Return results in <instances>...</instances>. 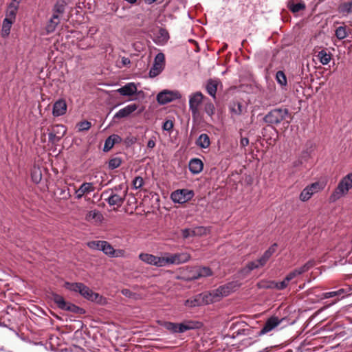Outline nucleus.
Segmentation results:
<instances>
[{
  "label": "nucleus",
  "instance_id": "obj_1",
  "mask_svg": "<svg viewBox=\"0 0 352 352\" xmlns=\"http://www.w3.org/2000/svg\"><path fill=\"white\" fill-rule=\"evenodd\" d=\"M127 192V188L124 187L123 184H120L104 191L103 195L109 194L108 197L105 198V201L109 206L120 207L126 199Z\"/></svg>",
  "mask_w": 352,
  "mask_h": 352
},
{
  "label": "nucleus",
  "instance_id": "obj_43",
  "mask_svg": "<svg viewBox=\"0 0 352 352\" xmlns=\"http://www.w3.org/2000/svg\"><path fill=\"white\" fill-rule=\"evenodd\" d=\"M288 7L289 10L294 13L298 12L305 8V6L303 3H291L289 4Z\"/></svg>",
  "mask_w": 352,
  "mask_h": 352
},
{
  "label": "nucleus",
  "instance_id": "obj_54",
  "mask_svg": "<svg viewBox=\"0 0 352 352\" xmlns=\"http://www.w3.org/2000/svg\"><path fill=\"white\" fill-rule=\"evenodd\" d=\"M173 127V123L172 121L170 120H166V122H164V124H163V129L164 131H170Z\"/></svg>",
  "mask_w": 352,
  "mask_h": 352
},
{
  "label": "nucleus",
  "instance_id": "obj_48",
  "mask_svg": "<svg viewBox=\"0 0 352 352\" xmlns=\"http://www.w3.org/2000/svg\"><path fill=\"white\" fill-rule=\"evenodd\" d=\"M91 126V124L89 121H82L77 124V127L79 131H88Z\"/></svg>",
  "mask_w": 352,
  "mask_h": 352
},
{
  "label": "nucleus",
  "instance_id": "obj_6",
  "mask_svg": "<svg viewBox=\"0 0 352 352\" xmlns=\"http://www.w3.org/2000/svg\"><path fill=\"white\" fill-rule=\"evenodd\" d=\"M194 195V191L192 190L178 189L170 194V199L174 203L183 204L191 200Z\"/></svg>",
  "mask_w": 352,
  "mask_h": 352
},
{
  "label": "nucleus",
  "instance_id": "obj_33",
  "mask_svg": "<svg viewBox=\"0 0 352 352\" xmlns=\"http://www.w3.org/2000/svg\"><path fill=\"white\" fill-rule=\"evenodd\" d=\"M289 283V282L288 280H286V278H285L284 280L280 282L272 281L267 287L278 290H283L288 286Z\"/></svg>",
  "mask_w": 352,
  "mask_h": 352
},
{
  "label": "nucleus",
  "instance_id": "obj_40",
  "mask_svg": "<svg viewBox=\"0 0 352 352\" xmlns=\"http://www.w3.org/2000/svg\"><path fill=\"white\" fill-rule=\"evenodd\" d=\"M197 275L195 276L196 278L200 277H206L212 275V271L209 267H203L197 270Z\"/></svg>",
  "mask_w": 352,
  "mask_h": 352
},
{
  "label": "nucleus",
  "instance_id": "obj_38",
  "mask_svg": "<svg viewBox=\"0 0 352 352\" xmlns=\"http://www.w3.org/2000/svg\"><path fill=\"white\" fill-rule=\"evenodd\" d=\"M310 157V151L308 149L302 151L300 158L298 161L294 162V166H298L302 164L304 162L307 161Z\"/></svg>",
  "mask_w": 352,
  "mask_h": 352
},
{
  "label": "nucleus",
  "instance_id": "obj_34",
  "mask_svg": "<svg viewBox=\"0 0 352 352\" xmlns=\"http://www.w3.org/2000/svg\"><path fill=\"white\" fill-rule=\"evenodd\" d=\"M102 244V245L100 247V250L102 251L106 255L112 257L115 250L113 246L106 241H103Z\"/></svg>",
  "mask_w": 352,
  "mask_h": 352
},
{
  "label": "nucleus",
  "instance_id": "obj_2",
  "mask_svg": "<svg viewBox=\"0 0 352 352\" xmlns=\"http://www.w3.org/2000/svg\"><path fill=\"white\" fill-rule=\"evenodd\" d=\"M351 189H352V173L346 175L340 180L337 187L330 195V201H336L346 196Z\"/></svg>",
  "mask_w": 352,
  "mask_h": 352
},
{
  "label": "nucleus",
  "instance_id": "obj_15",
  "mask_svg": "<svg viewBox=\"0 0 352 352\" xmlns=\"http://www.w3.org/2000/svg\"><path fill=\"white\" fill-rule=\"evenodd\" d=\"M239 287L237 282H230L217 288V293L221 298L228 296L231 292L235 291Z\"/></svg>",
  "mask_w": 352,
  "mask_h": 352
},
{
  "label": "nucleus",
  "instance_id": "obj_44",
  "mask_svg": "<svg viewBox=\"0 0 352 352\" xmlns=\"http://www.w3.org/2000/svg\"><path fill=\"white\" fill-rule=\"evenodd\" d=\"M53 131L55 133H58L57 140H60L66 132L65 127L62 124H57L54 126Z\"/></svg>",
  "mask_w": 352,
  "mask_h": 352
},
{
  "label": "nucleus",
  "instance_id": "obj_41",
  "mask_svg": "<svg viewBox=\"0 0 352 352\" xmlns=\"http://www.w3.org/2000/svg\"><path fill=\"white\" fill-rule=\"evenodd\" d=\"M276 79L278 84L281 86H286L287 81L285 73L283 71L277 72L276 74Z\"/></svg>",
  "mask_w": 352,
  "mask_h": 352
},
{
  "label": "nucleus",
  "instance_id": "obj_59",
  "mask_svg": "<svg viewBox=\"0 0 352 352\" xmlns=\"http://www.w3.org/2000/svg\"><path fill=\"white\" fill-rule=\"evenodd\" d=\"M57 137H58V135L54 131L52 133H50L49 135H48L49 140L52 142H57V141L60 140H57Z\"/></svg>",
  "mask_w": 352,
  "mask_h": 352
},
{
  "label": "nucleus",
  "instance_id": "obj_31",
  "mask_svg": "<svg viewBox=\"0 0 352 352\" xmlns=\"http://www.w3.org/2000/svg\"><path fill=\"white\" fill-rule=\"evenodd\" d=\"M317 58L321 64L326 65L330 62L331 59V54L330 53H327L323 50L318 53Z\"/></svg>",
  "mask_w": 352,
  "mask_h": 352
},
{
  "label": "nucleus",
  "instance_id": "obj_37",
  "mask_svg": "<svg viewBox=\"0 0 352 352\" xmlns=\"http://www.w3.org/2000/svg\"><path fill=\"white\" fill-rule=\"evenodd\" d=\"M276 246V244H274L264 252L263 255L261 257V261L263 262V263L266 264L267 261L269 260V258L271 257V256L275 252Z\"/></svg>",
  "mask_w": 352,
  "mask_h": 352
},
{
  "label": "nucleus",
  "instance_id": "obj_39",
  "mask_svg": "<svg viewBox=\"0 0 352 352\" xmlns=\"http://www.w3.org/2000/svg\"><path fill=\"white\" fill-rule=\"evenodd\" d=\"M230 110L235 115H240L242 113V105L238 102H232L230 104Z\"/></svg>",
  "mask_w": 352,
  "mask_h": 352
},
{
  "label": "nucleus",
  "instance_id": "obj_9",
  "mask_svg": "<svg viewBox=\"0 0 352 352\" xmlns=\"http://www.w3.org/2000/svg\"><path fill=\"white\" fill-rule=\"evenodd\" d=\"M166 266L168 265H179L188 261L190 256L187 252H182L174 254H166L164 256Z\"/></svg>",
  "mask_w": 352,
  "mask_h": 352
},
{
  "label": "nucleus",
  "instance_id": "obj_64",
  "mask_svg": "<svg viewBox=\"0 0 352 352\" xmlns=\"http://www.w3.org/2000/svg\"><path fill=\"white\" fill-rule=\"evenodd\" d=\"M261 261V258H258L256 261H254V263L258 265V268L261 267H263L265 265V263H263V262Z\"/></svg>",
  "mask_w": 352,
  "mask_h": 352
},
{
  "label": "nucleus",
  "instance_id": "obj_25",
  "mask_svg": "<svg viewBox=\"0 0 352 352\" xmlns=\"http://www.w3.org/2000/svg\"><path fill=\"white\" fill-rule=\"evenodd\" d=\"M59 23V16L57 14H53L52 18L50 19L45 27L47 34L54 32Z\"/></svg>",
  "mask_w": 352,
  "mask_h": 352
},
{
  "label": "nucleus",
  "instance_id": "obj_18",
  "mask_svg": "<svg viewBox=\"0 0 352 352\" xmlns=\"http://www.w3.org/2000/svg\"><path fill=\"white\" fill-rule=\"evenodd\" d=\"M67 103L64 99H59L53 105L52 114L54 117L64 115L67 111Z\"/></svg>",
  "mask_w": 352,
  "mask_h": 352
},
{
  "label": "nucleus",
  "instance_id": "obj_22",
  "mask_svg": "<svg viewBox=\"0 0 352 352\" xmlns=\"http://www.w3.org/2000/svg\"><path fill=\"white\" fill-rule=\"evenodd\" d=\"M85 219L91 223H99L102 221L103 215L99 210H90L87 213Z\"/></svg>",
  "mask_w": 352,
  "mask_h": 352
},
{
  "label": "nucleus",
  "instance_id": "obj_60",
  "mask_svg": "<svg viewBox=\"0 0 352 352\" xmlns=\"http://www.w3.org/2000/svg\"><path fill=\"white\" fill-rule=\"evenodd\" d=\"M247 268H248V271H251V270L257 269L258 265H256L254 261H252V262L248 263V264L247 265Z\"/></svg>",
  "mask_w": 352,
  "mask_h": 352
},
{
  "label": "nucleus",
  "instance_id": "obj_51",
  "mask_svg": "<svg viewBox=\"0 0 352 352\" xmlns=\"http://www.w3.org/2000/svg\"><path fill=\"white\" fill-rule=\"evenodd\" d=\"M144 185V179L142 177H136L133 181V186L134 188H140Z\"/></svg>",
  "mask_w": 352,
  "mask_h": 352
},
{
  "label": "nucleus",
  "instance_id": "obj_55",
  "mask_svg": "<svg viewBox=\"0 0 352 352\" xmlns=\"http://www.w3.org/2000/svg\"><path fill=\"white\" fill-rule=\"evenodd\" d=\"M182 236L184 239H187L190 236H194L192 230H190V229L182 230Z\"/></svg>",
  "mask_w": 352,
  "mask_h": 352
},
{
  "label": "nucleus",
  "instance_id": "obj_46",
  "mask_svg": "<svg viewBox=\"0 0 352 352\" xmlns=\"http://www.w3.org/2000/svg\"><path fill=\"white\" fill-rule=\"evenodd\" d=\"M103 241H91L87 243V246L94 250H100V247L102 245Z\"/></svg>",
  "mask_w": 352,
  "mask_h": 352
},
{
  "label": "nucleus",
  "instance_id": "obj_20",
  "mask_svg": "<svg viewBox=\"0 0 352 352\" xmlns=\"http://www.w3.org/2000/svg\"><path fill=\"white\" fill-rule=\"evenodd\" d=\"M168 32L163 28H160L155 34H154L153 41L160 45H164L168 40Z\"/></svg>",
  "mask_w": 352,
  "mask_h": 352
},
{
  "label": "nucleus",
  "instance_id": "obj_11",
  "mask_svg": "<svg viewBox=\"0 0 352 352\" xmlns=\"http://www.w3.org/2000/svg\"><path fill=\"white\" fill-rule=\"evenodd\" d=\"M165 65V56L163 53H158L154 60L153 65L150 69L149 76L155 77L164 69Z\"/></svg>",
  "mask_w": 352,
  "mask_h": 352
},
{
  "label": "nucleus",
  "instance_id": "obj_45",
  "mask_svg": "<svg viewBox=\"0 0 352 352\" xmlns=\"http://www.w3.org/2000/svg\"><path fill=\"white\" fill-rule=\"evenodd\" d=\"M65 10V5L63 2H59L58 1L54 6L53 8V14H57L58 16L60 14H62L64 12Z\"/></svg>",
  "mask_w": 352,
  "mask_h": 352
},
{
  "label": "nucleus",
  "instance_id": "obj_58",
  "mask_svg": "<svg viewBox=\"0 0 352 352\" xmlns=\"http://www.w3.org/2000/svg\"><path fill=\"white\" fill-rule=\"evenodd\" d=\"M60 195L63 196V199H67L70 197L71 195L68 189H61Z\"/></svg>",
  "mask_w": 352,
  "mask_h": 352
},
{
  "label": "nucleus",
  "instance_id": "obj_3",
  "mask_svg": "<svg viewBox=\"0 0 352 352\" xmlns=\"http://www.w3.org/2000/svg\"><path fill=\"white\" fill-rule=\"evenodd\" d=\"M65 287L70 291L78 292L87 300L100 302L102 297L97 293L94 292L88 287L81 283H65Z\"/></svg>",
  "mask_w": 352,
  "mask_h": 352
},
{
  "label": "nucleus",
  "instance_id": "obj_26",
  "mask_svg": "<svg viewBox=\"0 0 352 352\" xmlns=\"http://www.w3.org/2000/svg\"><path fill=\"white\" fill-rule=\"evenodd\" d=\"M204 296L207 305L217 302L221 298L216 289L209 292H204Z\"/></svg>",
  "mask_w": 352,
  "mask_h": 352
},
{
  "label": "nucleus",
  "instance_id": "obj_47",
  "mask_svg": "<svg viewBox=\"0 0 352 352\" xmlns=\"http://www.w3.org/2000/svg\"><path fill=\"white\" fill-rule=\"evenodd\" d=\"M204 111L207 115L212 117L214 115L215 111L214 104L210 102H206L205 104Z\"/></svg>",
  "mask_w": 352,
  "mask_h": 352
},
{
  "label": "nucleus",
  "instance_id": "obj_32",
  "mask_svg": "<svg viewBox=\"0 0 352 352\" xmlns=\"http://www.w3.org/2000/svg\"><path fill=\"white\" fill-rule=\"evenodd\" d=\"M218 82L214 80H210L208 81L206 85V90L209 95L215 98V95L217 90Z\"/></svg>",
  "mask_w": 352,
  "mask_h": 352
},
{
  "label": "nucleus",
  "instance_id": "obj_28",
  "mask_svg": "<svg viewBox=\"0 0 352 352\" xmlns=\"http://www.w3.org/2000/svg\"><path fill=\"white\" fill-rule=\"evenodd\" d=\"M196 144L202 148H207L210 144L209 136L206 133L201 134L197 140Z\"/></svg>",
  "mask_w": 352,
  "mask_h": 352
},
{
  "label": "nucleus",
  "instance_id": "obj_53",
  "mask_svg": "<svg viewBox=\"0 0 352 352\" xmlns=\"http://www.w3.org/2000/svg\"><path fill=\"white\" fill-rule=\"evenodd\" d=\"M298 276H299L298 272H296V271L295 270H294L293 271H292L289 274H287V275L285 276V278H286V280H288L289 282H290Z\"/></svg>",
  "mask_w": 352,
  "mask_h": 352
},
{
  "label": "nucleus",
  "instance_id": "obj_35",
  "mask_svg": "<svg viewBox=\"0 0 352 352\" xmlns=\"http://www.w3.org/2000/svg\"><path fill=\"white\" fill-rule=\"evenodd\" d=\"M335 35L339 40L344 39L348 36L346 26H339L335 31Z\"/></svg>",
  "mask_w": 352,
  "mask_h": 352
},
{
  "label": "nucleus",
  "instance_id": "obj_61",
  "mask_svg": "<svg viewBox=\"0 0 352 352\" xmlns=\"http://www.w3.org/2000/svg\"><path fill=\"white\" fill-rule=\"evenodd\" d=\"M249 144V140L247 138H242L240 141V144L242 147L248 146Z\"/></svg>",
  "mask_w": 352,
  "mask_h": 352
},
{
  "label": "nucleus",
  "instance_id": "obj_19",
  "mask_svg": "<svg viewBox=\"0 0 352 352\" xmlns=\"http://www.w3.org/2000/svg\"><path fill=\"white\" fill-rule=\"evenodd\" d=\"M137 86L134 82H129L118 89L116 91L123 96H131L137 91Z\"/></svg>",
  "mask_w": 352,
  "mask_h": 352
},
{
  "label": "nucleus",
  "instance_id": "obj_23",
  "mask_svg": "<svg viewBox=\"0 0 352 352\" xmlns=\"http://www.w3.org/2000/svg\"><path fill=\"white\" fill-rule=\"evenodd\" d=\"M188 167L192 173L198 174L203 170L204 164L201 160L194 158L190 160Z\"/></svg>",
  "mask_w": 352,
  "mask_h": 352
},
{
  "label": "nucleus",
  "instance_id": "obj_24",
  "mask_svg": "<svg viewBox=\"0 0 352 352\" xmlns=\"http://www.w3.org/2000/svg\"><path fill=\"white\" fill-rule=\"evenodd\" d=\"M122 141V138L118 135H111L108 137L104 142L103 150L104 151H109L111 150L115 144L119 143Z\"/></svg>",
  "mask_w": 352,
  "mask_h": 352
},
{
  "label": "nucleus",
  "instance_id": "obj_14",
  "mask_svg": "<svg viewBox=\"0 0 352 352\" xmlns=\"http://www.w3.org/2000/svg\"><path fill=\"white\" fill-rule=\"evenodd\" d=\"M19 2L16 0H12L6 10L5 19L15 22L16 14L19 10Z\"/></svg>",
  "mask_w": 352,
  "mask_h": 352
},
{
  "label": "nucleus",
  "instance_id": "obj_29",
  "mask_svg": "<svg viewBox=\"0 0 352 352\" xmlns=\"http://www.w3.org/2000/svg\"><path fill=\"white\" fill-rule=\"evenodd\" d=\"M195 327L193 322H186L183 323H177L176 333H184L188 330Z\"/></svg>",
  "mask_w": 352,
  "mask_h": 352
},
{
  "label": "nucleus",
  "instance_id": "obj_52",
  "mask_svg": "<svg viewBox=\"0 0 352 352\" xmlns=\"http://www.w3.org/2000/svg\"><path fill=\"white\" fill-rule=\"evenodd\" d=\"M164 327L171 332L176 333L177 323L167 322L164 324Z\"/></svg>",
  "mask_w": 352,
  "mask_h": 352
},
{
  "label": "nucleus",
  "instance_id": "obj_56",
  "mask_svg": "<svg viewBox=\"0 0 352 352\" xmlns=\"http://www.w3.org/2000/svg\"><path fill=\"white\" fill-rule=\"evenodd\" d=\"M338 296V293L336 291L326 292L322 294V298H333Z\"/></svg>",
  "mask_w": 352,
  "mask_h": 352
},
{
  "label": "nucleus",
  "instance_id": "obj_57",
  "mask_svg": "<svg viewBox=\"0 0 352 352\" xmlns=\"http://www.w3.org/2000/svg\"><path fill=\"white\" fill-rule=\"evenodd\" d=\"M125 252L123 250H114V253L112 257H124Z\"/></svg>",
  "mask_w": 352,
  "mask_h": 352
},
{
  "label": "nucleus",
  "instance_id": "obj_27",
  "mask_svg": "<svg viewBox=\"0 0 352 352\" xmlns=\"http://www.w3.org/2000/svg\"><path fill=\"white\" fill-rule=\"evenodd\" d=\"M14 22L8 19H3L1 27V34L3 38H7L10 35V30Z\"/></svg>",
  "mask_w": 352,
  "mask_h": 352
},
{
  "label": "nucleus",
  "instance_id": "obj_13",
  "mask_svg": "<svg viewBox=\"0 0 352 352\" xmlns=\"http://www.w3.org/2000/svg\"><path fill=\"white\" fill-rule=\"evenodd\" d=\"M52 300L56 304L58 307L63 310L77 313L80 309V308L75 305L66 302L64 298L58 294H53Z\"/></svg>",
  "mask_w": 352,
  "mask_h": 352
},
{
  "label": "nucleus",
  "instance_id": "obj_17",
  "mask_svg": "<svg viewBox=\"0 0 352 352\" xmlns=\"http://www.w3.org/2000/svg\"><path fill=\"white\" fill-rule=\"evenodd\" d=\"M184 305L188 307H195L201 306L203 305H207L204 293L199 294L186 300L184 302Z\"/></svg>",
  "mask_w": 352,
  "mask_h": 352
},
{
  "label": "nucleus",
  "instance_id": "obj_8",
  "mask_svg": "<svg viewBox=\"0 0 352 352\" xmlns=\"http://www.w3.org/2000/svg\"><path fill=\"white\" fill-rule=\"evenodd\" d=\"M181 98L182 95L178 91L164 90L157 95V101L160 104H165Z\"/></svg>",
  "mask_w": 352,
  "mask_h": 352
},
{
  "label": "nucleus",
  "instance_id": "obj_4",
  "mask_svg": "<svg viewBox=\"0 0 352 352\" xmlns=\"http://www.w3.org/2000/svg\"><path fill=\"white\" fill-rule=\"evenodd\" d=\"M325 187L324 182H316L306 186L300 192L299 199L305 202L308 201L316 193L322 190Z\"/></svg>",
  "mask_w": 352,
  "mask_h": 352
},
{
  "label": "nucleus",
  "instance_id": "obj_30",
  "mask_svg": "<svg viewBox=\"0 0 352 352\" xmlns=\"http://www.w3.org/2000/svg\"><path fill=\"white\" fill-rule=\"evenodd\" d=\"M338 11L344 16L352 13V0L340 4L338 8Z\"/></svg>",
  "mask_w": 352,
  "mask_h": 352
},
{
  "label": "nucleus",
  "instance_id": "obj_10",
  "mask_svg": "<svg viewBox=\"0 0 352 352\" xmlns=\"http://www.w3.org/2000/svg\"><path fill=\"white\" fill-rule=\"evenodd\" d=\"M283 318H279L277 316L270 317L265 322L263 328L258 333L259 336L267 334L274 329H275L278 325L281 324Z\"/></svg>",
  "mask_w": 352,
  "mask_h": 352
},
{
  "label": "nucleus",
  "instance_id": "obj_7",
  "mask_svg": "<svg viewBox=\"0 0 352 352\" xmlns=\"http://www.w3.org/2000/svg\"><path fill=\"white\" fill-rule=\"evenodd\" d=\"M139 258L144 263L156 267H165L166 261L164 256H157L151 254L140 253Z\"/></svg>",
  "mask_w": 352,
  "mask_h": 352
},
{
  "label": "nucleus",
  "instance_id": "obj_16",
  "mask_svg": "<svg viewBox=\"0 0 352 352\" xmlns=\"http://www.w3.org/2000/svg\"><path fill=\"white\" fill-rule=\"evenodd\" d=\"M95 190L93 183L85 182L75 191L76 198L78 199H81L84 195H88Z\"/></svg>",
  "mask_w": 352,
  "mask_h": 352
},
{
  "label": "nucleus",
  "instance_id": "obj_49",
  "mask_svg": "<svg viewBox=\"0 0 352 352\" xmlns=\"http://www.w3.org/2000/svg\"><path fill=\"white\" fill-rule=\"evenodd\" d=\"M122 160L119 157H115L109 160V167L111 169L116 168L121 165Z\"/></svg>",
  "mask_w": 352,
  "mask_h": 352
},
{
  "label": "nucleus",
  "instance_id": "obj_63",
  "mask_svg": "<svg viewBox=\"0 0 352 352\" xmlns=\"http://www.w3.org/2000/svg\"><path fill=\"white\" fill-rule=\"evenodd\" d=\"M131 63V60L129 58L122 57V64L124 66L128 65Z\"/></svg>",
  "mask_w": 352,
  "mask_h": 352
},
{
  "label": "nucleus",
  "instance_id": "obj_62",
  "mask_svg": "<svg viewBox=\"0 0 352 352\" xmlns=\"http://www.w3.org/2000/svg\"><path fill=\"white\" fill-rule=\"evenodd\" d=\"M155 146V141L153 139H151L147 142V147L149 148H153Z\"/></svg>",
  "mask_w": 352,
  "mask_h": 352
},
{
  "label": "nucleus",
  "instance_id": "obj_5",
  "mask_svg": "<svg viewBox=\"0 0 352 352\" xmlns=\"http://www.w3.org/2000/svg\"><path fill=\"white\" fill-rule=\"evenodd\" d=\"M287 109H274L265 116V121L270 124H278L283 121L288 116Z\"/></svg>",
  "mask_w": 352,
  "mask_h": 352
},
{
  "label": "nucleus",
  "instance_id": "obj_21",
  "mask_svg": "<svg viewBox=\"0 0 352 352\" xmlns=\"http://www.w3.org/2000/svg\"><path fill=\"white\" fill-rule=\"evenodd\" d=\"M138 109V105L136 104H129L124 108L120 109L115 115L114 118H123L129 116L133 112H134Z\"/></svg>",
  "mask_w": 352,
  "mask_h": 352
},
{
  "label": "nucleus",
  "instance_id": "obj_50",
  "mask_svg": "<svg viewBox=\"0 0 352 352\" xmlns=\"http://www.w3.org/2000/svg\"><path fill=\"white\" fill-rule=\"evenodd\" d=\"M208 232V229L205 227H197L192 230L193 236H202L206 234Z\"/></svg>",
  "mask_w": 352,
  "mask_h": 352
},
{
  "label": "nucleus",
  "instance_id": "obj_42",
  "mask_svg": "<svg viewBox=\"0 0 352 352\" xmlns=\"http://www.w3.org/2000/svg\"><path fill=\"white\" fill-rule=\"evenodd\" d=\"M313 265H314V262L311 261H309L307 262L302 266L295 269V270L296 271V272H298V275L300 276V275L302 274L303 273L307 272L311 267H313Z\"/></svg>",
  "mask_w": 352,
  "mask_h": 352
},
{
  "label": "nucleus",
  "instance_id": "obj_12",
  "mask_svg": "<svg viewBox=\"0 0 352 352\" xmlns=\"http://www.w3.org/2000/svg\"><path fill=\"white\" fill-rule=\"evenodd\" d=\"M204 99V95L199 92H195L189 96V109L191 111L192 116H197L199 114V107Z\"/></svg>",
  "mask_w": 352,
  "mask_h": 352
},
{
  "label": "nucleus",
  "instance_id": "obj_36",
  "mask_svg": "<svg viewBox=\"0 0 352 352\" xmlns=\"http://www.w3.org/2000/svg\"><path fill=\"white\" fill-rule=\"evenodd\" d=\"M31 178L33 182L38 184L42 178L41 171L39 168L34 167L31 171Z\"/></svg>",
  "mask_w": 352,
  "mask_h": 352
}]
</instances>
